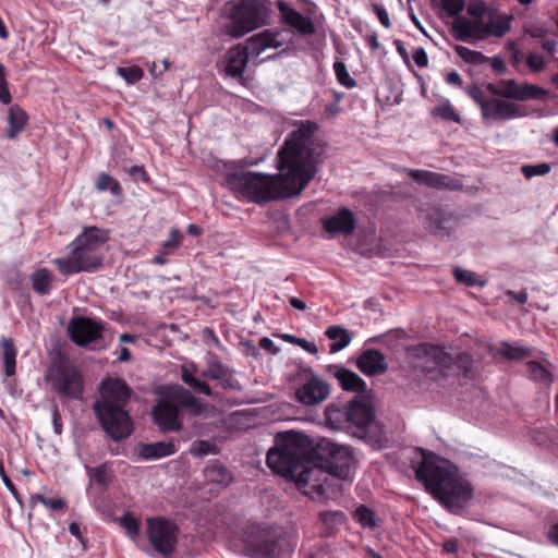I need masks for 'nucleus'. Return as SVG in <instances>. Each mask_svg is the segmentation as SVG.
I'll use <instances>...</instances> for the list:
<instances>
[{"mask_svg": "<svg viewBox=\"0 0 558 558\" xmlns=\"http://www.w3.org/2000/svg\"><path fill=\"white\" fill-rule=\"evenodd\" d=\"M317 124L302 121L287 137L277 155L279 174L241 172L229 174L227 186L236 195L260 204L295 196L316 173L315 133Z\"/></svg>", "mask_w": 558, "mask_h": 558, "instance_id": "1", "label": "nucleus"}, {"mask_svg": "<svg viewBox=\"0 0 558 558\" xmlns=\"http://www.w3.org/2000/svg\"><path fill=\"white\" fill-rule=\"evenodd\" d=\"M310 439L296 432H287L276 437V446L268 451L267 465L277 474L293 481L306 495H325L329 477L350 480L355 463L350 447L331 445L329 473L306 460Z\"/></svg>", "mask_w": 558, "mask_h": 558, "instance_id": "2", "label": "nucleus"}, {"mask_svg": "<svg viewBox=\"0 0 558 558\" xmlns=\"http://www.w3.org/2000/svg\"><path fill=\"white\" fill-rule=\"evenodd\" d=\"M426 490L451 512H458L473 498V487L449 460L424 452L415 471Z\"/></svg>", "mask_w": 558, "mask_h": 558, "instance_id": "3", "label": "nucleus"}, {"mask_svg": "<svg viewBox=\"0 0 558 558\" xmlns=\"http://www.w3.org/2000/svg\"><path fill=\"white\" fill-rule=\"evenodd\" d=\"M130 392L124 380L107 378L101 385V400L94 404L102 428L113 440H121L132 432L131 418L124 410Z\"/></svg>", "mask_w": 558, "mask_h": 558, "instance_id": "4", "label": "nucleus"}, {"mask_svg": "<svg viewBox=\"0 0 558 558\" xmlns=\"http://www.w3.org/2000/svg\"><path fill=\"white\" fill-rule=\"evenodd\" d=\"M107 241V231L96 227L85 228L83 233L70 244L69 256L54 258L52 263L64 276L94 271L102 263L98 251Z\"/></svg>", "mask_w": 558, "mask_h": 558, "instance_id": "5", "label": "nucleus"}, {"mask_svg": "<svg viewBox=\"0 0 558 558\" xmlns=\"http://www.w3.org/2000/svg\"><path fill=\"white\" fill-rule=\"evenodd\" d=\"M271 15L269 0H232L228 3L226 26L228 35L240 38L268 24Z\"/></svg>", "mask_w": 558, "mask_h": 558, "instance_id": "6", "label": "nucleus"}, {"mask_svg": "<svg viewBox=\"0 0 558 558\" xmlns=\"http://www.w3.org/2000/svg\"><path fill=\"white\" fill-rule=\"evenodd\" d=\"M293 548L288 537L271 530L260 531L246 545L247 553L254 558H288Z\"/></svg>", "mask_w": 558, "mask_h": 558, "instance_id": "7", "label": "nucleus"}, {"mask_svg": "<svg viewBox=\"0 0 558 558\" xmlns=\"http://www.w3.org/2000/svg\"><path fill=\"white\" fill-rule=\"evenodd\" d=\"M146 535L158 554L169 557L175 553L179 529L171 520L162 517L146 519Z\"/></svg>", "mask_w": 558, "mask_h": 558, "instance_id": "8", "label": "nucleus"}, {"mask_svg": "<svg viewBox=\"0 0 558 558\" xmlns=\"http://www.w3.org/2000/svg\"><path fill=\"white\" fill-rule=\"evenodd\" d=\"M53 390L61 397L80 399L83 396V379L80 371L70 364H60L50 375Z\"/></svg>", "mask_w": 558, "mask_h": 558, "instance_id": "9", "label": "nucleus"}, {"mask_svg": "<svg viewBox=\"0 0 558 558\" xmlns=\"http://www.w3.org/2000/svg\"><path fill=\"white\" fill-rule=\"evenodd\" d=\"M487 90L506 99L525 101L530 99H543L548 92L531 83L519 84L514 80H502L496 84H488Z\"/></svg>", "mask_w": 558, "mask_h": 558, "instance_id": "10", "label": "nucleus"}, {"mask_svg": "<svg viewBox=\"0 0 558 558\" xmlns=\"http://www.w3.org/2000/svg\"><path fill=\"white\" fill-rule=\"evenodd\" d=\"M68 330L74 343L87 347L102 338L105 324L101 320L80 316L71 319Z\"/></svg>", "mask_w": 558, "mask_h": 558, "instance_id": "11", "label": "nucleus"}, {"mask_svg": "<svg viewBox=\"0 0 558 558\" xmlns=\"http://www.w3.org/2000/svg\"><path fill=\"white\" fill-rule=\"evenodd\" d=\"M330 393L329 385L318 376H311L295 392L299 402L304 405H315Z\"/></svg>", "mask_w": 558, "mask_h": 558, "instance_id": "12", "label": "nucleus"}, {"mask_svg": "<svg viewBox=\"0 0 558 558\" xmlns=\"http://www.w3.org/2000/svg\"><path fill=\"white\" fill-rule=\"evenodd\" d=\"M280 37L281 33L266 29L250 37L243 47L247 51L250 59L254 60L267 49H276L283 46Z\"/></svg>", "mask_w": 558, "mask_h": 558, "instance_id": "13", "label": "nucleus"}, {"mask_svg": "<svg viewBox=\"0 0 558 558\" xmlns=\"http://www.w3.org/2000/svg\"><path fill=\"white\" fill-rule=\"evenodd\" d=\"M525 113L515 104L500 98H489L483 104L482 116L487 120H511Z\"/></svg>", "mask_w": 558, "mask_h": 558, "instance_id": "14", "label": "nucleus"}, {"mask_svg": "<svg viewBox=\"0 0 558 558\" xmlns=\"http://www.w3.org/2000/svg\"><path fill=\"white\" fill-rule=\"evenodd\" d=\"M276 5L282 22L293 28L298 34L307 36L315 33V25L312 20L294 10L289 3L279 0Z\"/></svg>", "mask_w": 558, "mask_h": 558, "instance_id": "15", "label": "nucleus"}, {"mask_svg": "<svg viewBox=\"0 0 558 558\" xmlns=\"http://www.w3.org/2000/svg\"><path fill=\"white\" fill-rule=\"evenodd\" d=\"M451 32L457 40L476 43L483 40V22L468 15L457 16L451 25Z\"/></svg>", "mask_w": 558, "mask_h": 558, "instance_id": "16", "label": "nucleus"}, {"mask_svg": "<svg viewBox=\"0 0 558 558\" xmlns=\"http://www.w3.org/2000/svg\"><path fill=\"white\" fill-rule=\"evenodd\" d=\"M400 171L403 173H408V175L411 179H413L416 183L426 185L428 187L453 190L458 186L457 180L449 175L441 174L438 172L408 168H401Z\"/></svg>", "mask_w": 558, "mask_h": 558, "instance_id": "17", "label": "nucleus"}, {"mask_svg": "<svg viewBox=\"0 0 558 558\" xmlns=\"http://www.w3.org/2000/svg\"><path fill=\"white\" fill-rule=\"evenodd\" d=\"M180 411L169 401H160L153 409L154 422L163 432H175L181 428Z\"/></svg>", "mask_w": 558, "mask_h": 558, "instance_id": "18", "label": "nucleus"}, {"mask_svg": "<svg viewBox=\"0 0 558 558\" xmlns=\"http://www.w3.org/2000/svg\"><path fill=\"white\" fill-rule=\"evenodd\" d=\"M355 223L354 214L345 207L323 219L324 230L331 234L349 235L353 232Z\"/></svg>", "mask_w": 558, "mask_h": 558, "instance_id": "19", "label": "nucleus"}, {"mask_svg": "<svg viewBox=\"0 0 558 558\" xmlns=\"http://www.w3.org/2000/svg\"><path fill=\"white\" fill-rule=\"evenodd\" d=\"M348 411L350 414L349 421L351 432H353V429H364L374 418L373 409L366 400L357 398L353 399L348 403Z\"/></svg>", "mask_w": 558, "mask_h": 558, "instance_id": "20", "label": "nucleus"}, {"mask_svg": "<svg viewBox=\"0 0 558 558\" xmlns=\"http://www.w3.org/2000/svg\"><path fill=\"white\" fill-rule=\"evenodd\" d=\"M356 364L359 369L367 376L380 375L388 367L385 355L374 349L364 351L357 359Z\"/></svg>", "mask_w": 558, "mask_h": 558, "instance_id": "21", "label": "nucleus"}, {"mask_svg": "<svg viewBox=\"0 0 558 558\" xmlns=\"http://www.w3.org/2000/svg\"><path fill=\"white\" fill-rule=\"evenodd\" d=\"M250 57L243 46L238 45L228 50L225 57V72L228 76H241L248 62Z\"/></svg>", "mask_w": 558, "mask_h": 558, "instance_id": "22", "label": "nucleus"}, {"mask_svg": "<svg viewBox=\"0 0 558 558\" xmlns=\"http://www.w3.org/2000/svg\"><path fill=\"white\" fill-rule=\"evenodd\" d=\"M512 15L490 12L483 23V40L488 37L500 38L511 29Z\"/></svg>", "mask_w": 558, "mask_h": 558, "instance_id": "23", "label": "nucleus"}, {"mask_svg": "<svg viewBox=\"0 0 558 558\" xmlns=\"http://www.w3.org/2000/svg\"><path fill=\"white\" fill-rule=\"evenodd\" d=\"M178 448L173 441H157L142 445L138 449L140 456L145 460L160 459L177 452Z\"/></svg>", "mask_w": 558, "mask_h": 558, "instance_id": "24", "label": "nucleus"}, {"mask_svg": "<svg viewBox=\"0 0 558 558\" xmlns=\"http://www.w3.org/2000/svg\"><path fill=\"white\" fill-rule=\"evenodd\" d=\"M335 377L343 390L356 393L366 391V383L354 372L340 367L335 372Z\"/></svg>", "mask_w": 558, "mask_h": 558, "instance_id": "25", "label": "nucleus"}, {"mask_svg": "<svg viewBox=\"0 0 558 558\" xmlns=\"http://www.w3.org/2000/svg\"><path fill=\"white\" fill-rule=\"evenodd\" d=\"M204 474L208 482L222 487L228 486L233 480L231 472L218 460H210Z\"/></svg>", "mask_w": 558, "mask_h": 558, "instance_id": "26", "label": "nucleus"}, {"mask_svg": "<svg viewBox=\"0 0 558 558\" xmlns=\"http://www.w3.org/2000/svg\"><path fill=\"white\" fill-rule=\"evenodd\" d=\"M327 424L333 428L339 430L351 432L350 429V414L348 411V404L343 408L337 407L335 404H330L326 408L325 411Z\"/></svg>", "mask_w": 558, "mask_h": 558, "instance_id": "27", "label": "nucleus"}, {"mask_svg": "<svg viewBox=\"0 0 558 558\" xmlns=\"http://www.w3.org/2000/svg\"><path fill=\"white\" fill-rule=\"evenodd\" d=\"M33 290L40 295H48L51 291L54 276L48 268H36L29 276Z\"/></svg>", "mask_w": 558, "mask_h": 558, "instance_id": "28", "label": "nucleus"}, {"mask_svg": "<svg viewBox=\"0 0 558 558\" xmlns=\"http://www.w3.org/2000/svg\"><path fill=\"white\" fill-rule=\"evenodd\" d=\"M204 377L220 381L223 386L231 379V373L216 355L210 354L207 359L206 369L202 373Z\"/></svg>", "mask_w": 558, "mask_h": 558, "instance_id": "29", "label": "nucleus"}, {"mask_svg": "<svg viewBox=\"0 0 558 558\" xmlns=\"http://www.w3.org/2000/svg\"><path fill=\"white\" fill-rule=\"evenodd\" d=\"M0 349L4 374L7 377H11L16 372L17 350L15 349L12 340L4 337L0 339Z\"/></svg>", "mask_w": 558, "mask_h": 558, "instance_id": "30", "label": "nucleus"}, {"mask_svg": "<svg viewBox=\"0 0 558 558\" xmlns=\"http://www.w3.org/2000/svg\"><path fill=\"white\" fill-rule=\"evenodd\" d=\"M27 122L26 112L17 105H13L9 108L8 111V137L13 140L17 136V134L24 129Z\"/></svg>", "mask_w": 558, "mask_h": 558, "instance_id": "31", "label": "nucleus"}, {"mask_svg": "<svg viewBox=\"0 0 558 558\" xmlns=\"http://www.w3.org/2000/svg\"><path fill=\"white\" fill-rule=\"evenodd\" d=\"M418 351L430 359L440 369H447L452 364V357L442 348L423 344L418 348Z\"/></svg>", "mask_w": 558, "mask_h": 558, "instance_id": "32", "label": "nucleus"}, {"mask_svg": "<svg viewBox=\"0 0 558 558\" xmlns=\"http://www.w3.org/2000/svg\"><path fill=\"white\" fill-rule=\"evenodd\" d=\"M326 336L332 340L330 352L336 353L348 347L352 340L350 332L340 326H330L326 330Z\"/></svg>", "mask_w": 558, "mask_h": 558, "instance_id": "33", "label": "nucleus"}, {"mask_svg": "<svg viewBox=\"0 0 558 558\" xmlns=\"http://www.w3.org/2000/svg\"><path fill=\"white\" fill-rule=\"evenodd\" d=\"M496 353L510 361H519L531 356V350L529 348L519 344H510L508 342L500 343V345L496 348Z\"/></svg>", "mask_w": 558, "mask_h": 558, "instance_id": "34", "label": "nucleus"}, {"mask_svg": "<svg viewBox=\"0 0 558 558\" xmlns=\"http://www.w3.org/2000/svg\"><path fill=\"white\" fill-rule=\"evenodd\" d=\"M453 50L459 58H461L465 63L478 66L488 61V58L484 56L482 52L472 50L462 45H454Z\"/></svg>", "mask_w": 558, "mask_h": 558, "instance_id": "35", "label": "nucleus"}, {"mask_svg": "<svg viewBox=\"0 0 558 558\" xmlns=\"http://www.w3.org/2000/svg\"><path fill=\"white\" fill-rule=\"evenodd\" d=\"M530 377L538 383L551 384L554 378L551 372L542 363L530 361L527 363Z\"/></svg>", "mask_w": 558, "mask_h": 558, "instance_id": "36", "label": "nucleus"}, {"mask_svg": "<svg viewBox=\"0 0 558 558\" xmlns=\"http://www.w3.org/2000/svg\"><path fill=\"white\" fill-rule=\"evenodd\" d=\"M432 116L440 118L446 121H453L459 123L460 116L456 112L453 106L448 99L440 101L433 110Z\"/></svg>", "mask_w": 558, "mask_h": 558, "instance_id": "37", "label": "nucleus"}, {"mask_svg": "<svg viewBox=\"0 0 558 558\" xmlns=\"http://www.w3.org/2000/svg\"><path fill=\"white\" fill-rule=\"evenodd\" d=\"M181 378L182 380L190 386L193 390L201 392L205 396H211V389L210 387L204 383L197 379L194 374L190 372V368L187 366L182 367L181 372Z\"/></svg>", "mask_w": 558, "mask_h": 558, "instance_id": "38", "label": "nucleus"}, {"mask_svg": "<svg viewBox=\"0 0 558 558\" xmlns=\"http://www.w3.org/2000/svg\"><path fill=\"white\" fill-rule=\"evenodd\" d=\"M453 275L458 282L464 283L468 287H484L486 283L485 280H482L475 272L465 269L456 268Z\"/></svg>", "mask_w": 558, "mask_h": 558, "instance_id": "39", "label": "nucleus"}, {"mask_svg": "<svg viewBox=\"0 0 558 558\" xmlns=\"http://www.w3.org/2000/svg\"><path fill=\"white\" fill-rule=\"evenodd\" d=\"M95 186L98 191L101 192L109 190L111 194L116 196L120 195L122 192L119 182L109 174L104 172L98 175Z\"/></svg>", "mask_w": 558, "mask_h": 558, "instance_id": "40", "label": "nucleus"}, {"mask_svg": "<svg viewBox=\"0 0 558 558\" xmlns=\"http://www.w3.org/2000/svg\"><path fill=\"white\" fill-rule=\"evenodd\" d=\"M353 517L364 527H374L376 525L375 513L366 506L357 507Z\"/></svg>", "mask_w": 558, "mask_h": 558, "instance_id": "41", "label": "nucleus"}, {"mask_svg": "<svg viewBox=\"0 0 558 558\" xmlns=\"http://www.w3.org/2000/svg\"><path fill=\"white\" fill-rule=\"evenodd\" d=\"M333 70L337 76L338 82L347 87V88H353L356 86L355 80L351 77L349 74V71L347 69V65L341 61H336L333 64Z\"/></svg>", "mask_w": 558, "mask_h": 558, "instance_id": "42", "label": "nucleus"}, {"mask_svg": "<svg viewBox=\"0 0 558 558\" xmlns=\"http://www.w3.org/2000/svg\"><path fill=\"white\" fill-rule=\"evenodd\" d=\"M117 73L121 76L128 84H135L141 81L144 76V71L140 66H120L117 69Z\"/></svg>", "mask_w": 558, "mask_h": 558, "instance_id": "43", "label": "nucleus"}, {"mask_svg": "<svg viewBox=\"0 0 558 558\" xmlns=\"http://www.w3.org/2000/svg\"><path fill=\"white\" fill-rule=\"evenodd\" d=\"M441 2V11L448 17L462 16L461 12L465 7V0H440Z\"/></svg>", "mask_w": 558, "mask_h": 558, "instance_id": "44", "label": "nucleus"}, {"mask_svg": "<svg viewBox=\"0 0 558 558\" xmlns=\"http://www.w3.org/2000/svg\"><path fill=\"white\" fill-rule=\"evenodd\" d=\"M87 473L90 481L106 486L110 481V474L106 468V465H98L96 468H87Z\"/></svg>", "mask_w": 558, "mask_h": 558, "instance_id": "45", "label": "nucleus"}, {"mask_svg": "<svg viewBox=\"0 0 558 558\" xmlns=\"http://www.w3.org/2000/svg\"><path fill=\"white\" fill-rule=\"evenodd\" d=\"M466 13L468 16L484 23L486 16V5L482 0H471L466 5Z\"/></svg>", "mask_w": 558, "mask_h": 558, "instance_id": "46", "label": "nucleus"}, {"mask_svg": "<svg viewBox=\"0 0 558 558\" xmlns=\"http://www.w3.org/2000/svg\"><path fill=\"white\" fill-rule=\"evenodd\" d=\"M521 171L525 179H531L533 177L546 175L550 171V166L546 162L537 165H524L522 166Z\"/></svg>", "mask_w": 558, "mask_h": 558, "instance_id": "47", "label": "nucleus"}, {"mask_svg": "<svg viewBox=\"0 0 558 558\" xmlns=\"http://www.w3.org/2000/svg\"><path fill=\"white\" fill-rule=\"evenodd\" d=\"M120 524L131 538H136L140 533L137 520L130 513H125L120 518Z\"/></svg>", "mask_w": 558, "mask_h": 558, "instance_id": "48", "label": "nucleus"}, {"mask_svg": "<svg viewBox=\"0 0 558 558\" xmlns=\"http://www.w3.org/2000/svg\"><path fill=\"white\" fill-rule=\"evenodd\" d=\"M547 65L546 59L535 52H531L526 57V66L533 73L542 72Z\"/></svg>", "mask_w": 558, "mask_h": 558, "instance_id": "49", "label": "nucleus"}, {"mask_svg": "<svg viewBox=\"0 0 558 558\" xmlns=\"http://www.w3.org/2000/svg\"><path fill=\"white\" fill-rule=\"evenodd\" d=\"M507 50L510 54V61L513 68H515L519 71L524 58L522 50L520 49L519 45L515 41H509L507 44Z\"/></svg>", "mask_w": 558, "mask_h": 558, "instance_id": "50", "label": "nucleus"}, {"mask_svg": "<svg viewBox=\"0 0 558 558\" xmlns=\"http://www.w3.org/2000/svg\"><path fill=\"white\" fill-rule=\"evenodd\" d=\"M33 499L51 510H60L66 505L65 500L62 498H47L39 494L35 495Z\"/></svg>", "mask_w": 558, "mask_h": 558, "instance_id": "51", "label": "nucleus"}, {"mask_svg": "<svg viewBox=\"0 0 558 558\" xmlns=\"http://www.w3.org/2000/svg\"><path fill=\"white\" fill-rule=\"evenodd\" d=\"M5 75V66L2 63H0V101L4 105H8L11 102L12 97L8 88Z\"/></svg>", "mask_w": 558, "mask_h": 558, "instance_id": "52", "label": "nucleus"}, {"mask_svg": "<svg viewBox=\"0 0 558 558\" xmlns=\"http://www.w3.org/2000/svg\"><path fill=\"white\" fill-rule=\"evenodd\" d=\"M215 446L208 441L199 440L195 441L190 449V452L195 457H202L214 452Z\"/></svg>", "mask_w": 558, "mask_h": 558, "instance_id": "53", "label": "nucleus"}, {"mask_svg": "<svg viewBox=\"0 0 558 558\" xmlns=\"http://www.w3.org/2000/svg\"><path fill=\"white\" fill-rule=\"evenodd\" d=\"M468 95L480 106L483 111V104L487 102L489 98H486L483 89L477 85L470 86L466 90Z\"/></svg>", "mask_w": 558, "mask_h": 558, "instance_id": "54", "label": "nucleus"}, {"mask_svg": "<svg viewBox=\"0 0 558 558\" xmlns=\"http://www.w3.org/2000/svg\"><path fill=\"white\" fill-rule=\"evenodd\" d=\"M373 10H374L375 14L377 15L378 20L380 21L381 25L386 28H390L391 22H390L387 10L383 5H379V4H374Z\"/></svg>", "mask_w": 558, "mask_h": 558, "instance_id": "55", "label": "nucleus"}, {"mask_svg": "<svg viewBox=\"0 0 558 558\" xmlns=\"http://www.w3.org/2000/svg\"><path fill=\"white\" fill-rule=\"evenodd\" d=\"M412 57L418 68H426L428 65V57L423 47L416 48Z\"/></svg>", "mask_w": 558, "mask_h": 558, "instance_id": "56", "label": "nucleus"}, {"mask_svg": "<svg viewBox=\"0 0 558 558\" xmlns=\"http://www.w3.org/2000/svg\"><path fill=\"white\" fill-rule=\"evenodd\" d=\"M181 241V234L178 230L173 229L170 232V238L163 243L165 248L178 247Z\"/></svg>", "mask_w": 558, "mask_h": 558, "instance_id": "57", "label": "nucleus"}, {"mask_svg": "<svg viewBox=\"0 0 558 558\" xmlns=\"http://www.w3.org/2000/svg\"><path fill=\"white\" fill-rule=\"evenodd\" d=\"M325 522L337 523L343 519V513L339 511H325L320 513Z\"/></svg>", "mask_w": 558, "mask_h": 558, "instance_id": "58", "label": "nucleus"}, {"mask_svg": "<svg viewBox=\"0 0 558 558\" xmlns=\"http://www.w3.org/2000/svg\"><path fill=\"white\" fill-rule=\"evenodd\" d=\"M51 416H52L53 430L57 435H60L62 433V420H61L60 412L56 405L52 408Z\"/></svg>", "mask_w": 558, "mask_h": 558, "instance_id": "59", "label": "nucleus"}, {"mask_svg": "<svg viewBox=\"0 0 558 558\" xmlns=\"http://www.w3.org/2000/svg\"><path fill=\"white\" fill-rule=\"evenodd\" d=\"M557 43L555 39H544L541 43L542 49L547 52L550 58H554L556 52Z\"/></svg>", "mask_w": 558, "mask_h": 558, "instance_id": "60", "label": "nucleus"}, {"mask_svg": "<svg viewBox=\"0 0 558 558\" xmlns=\"http://www.w3.org/2000/svg\"><path fill=\"white\" fill-rule=\"evenodd\" d=\"M445 81L449 85L461 86L462 77L457 71H451L445 76Z\"/></svg>", "mask_w": 558, "mask_h": 558, "instance_id": "61", "label": "nucleus"}, {"mask_svg": "<svg viewBox=\"0 0 558 558\" xmlns=\"http://www.w3.org/2000/svg\"><path fill=\"white\" fill-rule=\"evenodd\" d=\"M492 68L495 72L502 74L506 71V63L500 57H494L490 61Z\"/></svg>", "mask_w": 558, "mask_h": 558, "instance_id": "62", "label": "nucleus"}, {"mask_svg": "<svg viewBox=\"0 0 558 558\" xmlns=\"http://www.w3.org/2000/svg\"><path fill=\"white\" fill-rule=\"evenodd\" d=\"M395 46H396L397 52L403 59V61L405 63H409V53H408V50H407L403 41L397 39V40H395Z\"/></svg>", "mask_w": 558, "mask_h": 558, "instance_id": "63", "label": "nucleus"}, {"mask_svg": "<svg viewBox=\"0 0 558 558\" xmlns=\"http://www.w3.org/2000/svg\"><path fill=\"white\" fill-rule=\"evenodd\" d=\"M69 531H70V533H71L75 538H77L80 542H83V536H82L81 527H80V524H78V523H76V522H72V523L69 525Z\"/></svg>", "mask_w": 558, "mask_h": 558, "instance_id": "64", "label": "nucleus"}]
</instances>
